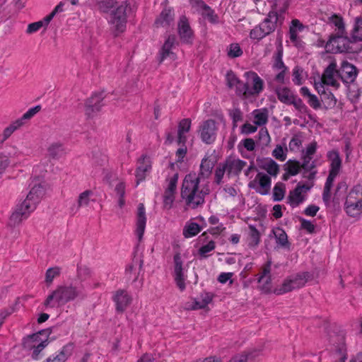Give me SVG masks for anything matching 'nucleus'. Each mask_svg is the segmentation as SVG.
<instances>
[{
    "instance_id": "obj_1",
    "label": "nucleus",
    "mask_w": 362,
    "mask_h": 362,
    "mask_svg": "<svg viewBox=\"0 0 362 362\" xmlns=\"http://www.w3.org/2000/svg\"><path fill=\"white\" fill-rule=\"evenodd\" d=\"M87 297L82 285L69 283L59 285L50 292L43 302L45 309H54L69 302L83 300Z\"/></svg>"
},
{
    "instance_id": "obj_2",
    "label": "nucleus",
    "mask_w": 362,
    "mask_h": 362,
    "mask_svg": "<svg viewBox=\"0 0 362 362\" xmlns=\"http://www.w3.org/2000/svg\"><path fill=\"white\" fill-rule=\"evenodd\" d=\"M200 182L195 173L187 174L184 178L181 197L189 208L194 209L202 206L205 202V196L210 193L207 184L203 185L200 189Z\"/></svg>"
},
{
    "instance_id": "obj_3",
    "label": "nucleus",
    "mask_w": 362,
    "mask_h": 362,
    "mask_svg": "<svg viewBox=\"0 0 362 362\" xmlns=\"http://www.w3.org/2000/svg\"><path fill=\"white\" fill-rule=\"evenodd\" d=\"M329 344L330 351L335 357V362H345L347 358V347L345 340V333L343 331L330 332L329 333Z\"/></svg>"
},
{
    "instance_id": "obj_4",
    "label": "nucleus",
    "mask_w": 362,
    "mask_h": 362,
    "mask_svg": "<svg viewBox=\"0 0 362 362\" xmlns=\"http://www.w3.org/2000/svg\"><path fill=\"white\" fill-rule=\"evenodd\" d=\"M281 20L275 11H269L267 18L259 25L251 30L250 37L252 39L260 40L273 33Z\"/></svg>"
},
{
    "instance_id": "obj_5",
    "label": "nucleus",
    "mask_w": 362,
    "mask_h": 362,
    "mask_svg": "<svg viewBox=\"0 0 362 362\" xmlns=\"http://www.w3.org/2000/svg\"><path fill=\"white\" fill-rule=\"evenodd\" d=\"M353 40L347 37V33L339 34L336 33L332 34L326 44V49L333 52H354L352 48Z\"/></svg>"
},
{
    "instance_id": "obj_6",
    "label": "nucleus",
    "mask_w": 362,
    "mask_h": 362,
    "mask_svg": "<svg viewBox=\"0 0 362 362\" xmlns=\"http://www.w3.org/2000/svg\"><path fill=\"white\" fill-rule=\"evenodd\" d=\"M35 209L36 206L32 202L25 199L15 206L9 218V224L12 226L19 225L23 220L27 219Z\"/></svg>"
},
{
    "instance_id": "obj_7",
    "label": "nucleus",
    "mask_w": 362,
    "mask_h": 362,
    "mask_svg": "<svg viewBox=\"0 0 362 362\" xmlns=\"http://www.w3.org/2000/svg\"><path fill=\"white\" fill-rule=\"evenodd\" d=\"M308 274L306 272L298 274L284 280L279 288L274 289V293L281 295L294 289L303 287L308 281Z\"/></svg>"
},
{
    "instance_id": "obj_8",
    "label": "nucleus",
    "mask_w": 362,
    "mask_h": 362,
    "mask_svg": "<svg viewBox=\"0 0 362 362\" xmlns=\"http://www.w3.org/2000/svg\"><path fill=\"white\" fill-rule=\"evenodd\" d=\"M271 184L272 180L268 175L258 173L255 179L248 183V187L262 195H267L269 193Z\"/></svg>"
},
{
    "instance_id": "obj_9",
    "label": "nucleus",
    "mask_w": 362,
    "mask_h": 362,
    "mask_svg": "<svg viewBox=\"0 0 362 362\" xmlns=\"http://www.w3.org/2000/svg\"><path fill=\"white\" fill-rule=\"evenodd\" d=\"M312 186L299 182L293 190L290 191L287 199L291 206L297 207L303 203L306 199L307 192Z\"/></svg>"
},
{
    "instance_id": "obj_10",
    "label": "nucleus",
    "mask_w": 362,
    "mask_h": 362,
    "mask_svg": "<svg viewBox=\"0 0 362 362\" xmlns=\"http://www.w3.org/2000/svg\"><path fill=\"white\" fill-rule=\"evenodd\" d=\"M217 127L214 119H207L203 122L199 126V135L202 141L211 144L214 142L216 137Z\"/></svg>"
},
{
    "instance_id": "obj_11",
    "label": "nucleus",
    "mask_w": 362,
    "mask_h": 362,
    "mask_svg": "<svg viewBox=\"0 0 362 362\" xmlns=\"http://www.w3.org/2000/svg\"><path fill=\"white\" fill-rule=\"evenodd\" d=\"M356 195V192H350L344 203L346 213L354 218L359 216L362 213V199H357Z\"/></svg>"
},
{
    "instance_id": "obj_12",
    "label": "nucleus",
    "mask_w": 362,
    "mask_h": 362,
    "mask_svg": "<svg viewBox=\"0 0 362 362\" xmlns=\"http://www.w3.org/2000/svg\"><path fill=\"white\" fill-rule=\"evenodd\" d=\"M271 266L272 261L268 260L262 266L257 278V282L259 284V289L264 293H269L272 291Z\"/></svg>"
},
{
    "instance_id": "obj_13",
    "label": "nucleus",
    "mask_w": 362,
    "mask_h": 362,
    "mask_svg": "<svg viewBox=\"0 0 362 362\" xmlns=\"http://www.w3.org/2000/svg\"><path fill=\"white\" fill-rule=\"evenodd\" d=\"M358 75V70L355 66L347 61H344L337 71L339 77L344 83L349 84L355 81Z\"/></svg>"
},
{
    "instance_id": "obj_14",
    "label": "nucleus",
    "mask_w": 362,
    "mask_h": 362,
    "mask_svg": "<svg viewBox=\"0 0 362 362\" xmlns=\"http://www.w3.org/2000/svg\"><path fill=\"white\" fill-rule=\"evenodd\" d=\"M174 262V279L176 283L177 286L179 289L182 291L185 289V276L183 272V262L181 258V255L180 252H177L175 254L173 257Z\"/></svg>"
},
{
    "instance_id": "obj_15",
    "label": "nucleus",
    "mask_w": 362,
    "mask_h": 362,
    "mask_svg": "<svg viewBox=\"0 0 362 362\" xmlns=\"http://www.w3.org/2000/svg\"><path fill=\"white\" fill-rule=\"evenodd\" d=\"M245 75L251 85V87L249 86L247 96L258 95L264 89V81L254 71L246 72Z\"/></svg>"
},
{
    "instance_id": "obj_16",
    "label": "nucleus",
    "mask_w": 362,
    "mask_h": 362,
    "mask_svg": "<svg viewBox=\"0 0 362 362\" xmlns=\"http://www.w3.org/2000/svg\"><path fill=\"white\" fill-rule=\"evenodd\" d=\"M337 63L335 61H332L325 69L322 75V82L323 84L331 86L335 88L339 86V83L335 79V76H337Z\"/></svg>"
},
{
    "instance_id": "obj_17",
    "label": "nucleus",
    "mask_w": 362,
    "mask_h": 362,
    "mask_svg": "<svg viewBox=\"0 0 362 362\" xmlns=\"http://www.w3.org/2000/svg\"><path fill=\"white\" fill-rule=\"evenodd\" d=\"M31 189L25 199L32 202L35 206L40 202L41 198L45 194V189L44 185L39 180H33L31 184Z\"/></svg>"
},
{
    "instance_id": "obj_18",
    "label": "nucleus",
    "mask_w": 362,
    "mask_h": 362,
    "mask_svg": "<svg viewBox=\"0 0 362 362\" xmlns=\"http://www.w3.org/2000/svg\"><path fill=\"white\" fill-rule=\"evenodd\" d=\"M177 27L180 40L185 43H192L193 31L185 16L180 18Z\"/></svg>"
},
{
    "instance_id": "obj_19",
    "label": "nucleus",
    "mask_w": 362,
    "mask_h": 362,
    "mask_svg": "<svg viewBox=\"0 0 362 362\" xmlns=\"http://www.w3.org/2000/svg\"><path fill=\"white\" fill-rule=\"evenodd\" d=\"M228 176L238 175L245 166L246 162L232 157L227 158L223 163Z\"/></svg>"
},
{
    "instance_id": "obj_20",
    "label": "nucleus",
    "mask_w": 362,
    "mask_h": 362,
    "mask_svg": "<svg viewBox=\"0 0 362 362\" xmlns=\"http://www.w3.org/2000/svg\"><path fill=\"white\" fill-rule=\"evenodd\" d=\"M146 223V216L144 204L138 205L136 214V233L139 240L143 238Z\"/></svg>"
},
{
    "instance_id": "obj_21",
    "label": "nucleus",
    "mask_w": 362,
    "mask_h": 362,
    "mask_svg": "<svg viewBox=\"0 0 362 362\" xmlns=\"http://www.w3.org/2000/svg\"><path fill=\"white\" fill-rule=\"evenodd\" d=\"M113 300L116 304L117 311L119 313H122L131 303L132 298L126 291L119 290L114 296Z\"/></svg>"
},
{
    "instance_id": "obj_22",
    "label": "nucleus",
    "mask_w": 362,
    "mask_h": 362,
    "mask_svg": "<svg viewBox=\"0 0 362 362\" xmlns=\"http://www.w3.org/2000/svg\"><path fill=\"white\" fill-rule=\"evenodd\" d=\"M175 41L176 37L175 35H169L168 37L159 53L158 60L160 63H161L168 57H170L171 59L175 58V55L171 51V49L174 47Z\"/></svg>"
},
{
    "instance_id": "obj_23",
    "label": "nucleus",
    "mask_w": 362,
    "mask_h": 362,
    "mask_svg": "<svg viewBox=\"0 0 362 362\" xmlns=\"http://www.w3.org/2000/svg\"><path fill=\"white\" fill-rule=\"evenodd\" d=\"M174 21L173 10L170 8H164L159 16L156 19L155 25L158 27L169 26Z\"/></svg>"
},
{
    "instance_id": "obj_24",
    "label": "nucleus",
    "mask_w": 362,
    "mask_h": 362,
    "mask_svg": "<svg viewBox=\"0 0 362 362\" xmlns=\"http://www.w3.org/2000/svg\"><path fill=\"white\" fill-rule=\"evenodd\" d=\"M327 158L330 162L329 172L339 174L342 161L339 152L336 150L329 151L327 153Z\"/></svg>"
},
{
    "instance_id": "obj_25",
    "label": "nucleus",
    "mask_w": 362,
    "mask_h": 362,
    "mask_svg": "<svg viewBox=\"0 0 362 362\" xmlns=\"http://www.w3.org/2000/svg\"><path fill=\"white\" fill-rule=\"evenodd\" d=\"M92 195L93 192L89 189L79 194L77 199L76 205H74L71 208V211L73 213V214H76L80 208L88 206L90 201V197Z\"/></svg>"
},
{
    "instance_id": "obj_26",
    "label": "nucleus",
    "mask_w": 362,
    "mask_h": 362,
    "mask_svg": "<svg viewBox=\"0 0 362 362\" xmlns=\"http://www.w3.org/2000/svg\"><path fill=\"white\" fill-rule=\"evenodd\" d=\"M259 167L271 176L276 177L279 172V165L272 158H263L259 161Z\"/></svg>"
},
{
    "instance_id": "obj_27",
    "label": "nucleus",
    "mask_w": 362,
    "mask_h": 362,
    "mask_svg": "<svg viewBox=\"0 0 362 362\" xmlns=\"http://www.w3.org/2000/svg\"><path fill=\"white\" fill-rule=\"evenodd\" d=\"M213 168V161L208 158H203L200 165V172L197 178H199L200 182L204 181L211 175Z\"/></svg>"
},
{
    "instance_id": "obj_28",
    "label": "nucleus",
    "mask_w": 362,
    "mask_h": 362,
    "mask_svg": "<svg viewBox=\"0 0 362 362\" xmlns=\"http://www.w3.org/2000/svg\"><path fill=\"white\" fill-rule=\"evenodd\" d=\"M191 127V119H182L178 124V130H177V143L185 144L187 141V137L185 135L187 133Z\"/></svg>"
},
{
    "instance_id": "obj_29",
    "label": "nucleus",
    "mask_w": 362,
    "mask_h": 362,
    "mask_svg": "<svg viewBox=\"0 0 362 362\" xmlns=\"http://www.w3.org/2000/svg\"><path fill=\"white\" fill-rule=\"evenodd\" d=\"M275 93L277 95L278 99L281 103L289 105L296 95L287 87L278 86L275 89Z\"/></svg>"
},
{
    "instance_id": "obj_30",
    "label": "nucleus",
    "mask_w": 362,
    "mask_h": 362,
    "mask_svg": "<svg viewBox=\"0 0 362 362\" xmlns=\"http://www.w3.org/2000/svg\"><path fill=\"white\" fill-rule=\"evenodd\" d=\"M197 4L198 6L202 10V15L203 17L207 18L209 21L211 23H218V17L213 9H211L202 1H198Z\"/></svg>"
},
{
    "instance_id": "obj_31",
    "label": "nucleus",
    "mask_w": 362,
    "mask_h": 362,
    "mask_svg": "<svg viewBox=\"0 0 362 362\" xmlns=\"http://www.w3.org/2000/svg\"><path fill=\"white\" fill-rule=\"evenodd\" d=\"M73 350V345L69 344L64 346L60 353L54 356L53 358L49 357L47 359V362H64L68 357L71 354Z\"/></svg>"
},
{
    "instance_id": "obj_32",
    "label": "nucleus",
    "mask_w": 362,
    "mask_h": 362,
    "mask_svg": "<svg viewBox=\"0 0 362 362\" xmlns=\"http://www.w3.org/2000/svg\"><path fill=\"white\" fill-rule=\"evenodd\" d=\"M259 354L258 351L242 353L234 356L228 362H253Z\"/></svg>"
},
{
    "instance_id": "obj_33",
    "label": "nucleus",
    "mask_w": 362,
    "mask_h": 362,
    "mask_svg": "<svg viewBox=\"0 0 362 362\" xmlns=\"http://www.w3.org/2000/svg\"><path fill=\"white\" fill-rule=\"evenodd\" d=\"M104 97L103 93H95L90 98L86 100V103L91 107L93 110L97 113L100 111L101 107H103V100Z\"/></svg>"
},
{
    "instance_id": "obj_34",
    "label": "nucleus",
    "mask_w": 362,
    "mask_h": 362,
    "mask_svg": "<svg viewBox=\"0 0 362 362\" xmlns=\"http://www.w3.org/2000/svg\"><path fill=\"white\" fill-rule=\"evenodd\" d=\"M277 245L283 247H289L288 236L286 232L281 228H276L272 230Z\"/></svg>"
},
{
    "instance_id": "obj_35",
    "label": "nucleus",
    "mask_w": 362,
    "mask_h": 362,
    "mask_svg": "<svg viewBox=\"0 0 362 362\" xmlns=\"http://www.w3.org/2000/svg\"><path fill=\"white\" fill-rule=\"evenodd\" d=\"M202 230V227L197 223L187 222L183 228L182 234L185 238H189L197 235Z\"/></svg>"
},
{
    "instance_id": "obj_36",
    "label": "nucleus",
    "mask_w": 362,
    "mask_h": 362,
    "mask_svg": "<svg viewBox=\"0 0 362 362\" xmlns=\"http://www.w3.org/2000/svg\"><path fill=\"white\" fill-rule=\"evenodd\" d=\"M283 47L280 42L276 49V53L274 56V64L273 68L276 70H288L287 66L284 64L283 60Z\"/></svg>"
},
{
    "instance_id": "obj_37",
    "label": "nucleus",
    "mask_w": 362,
    "mask_h": 362,
    "mask_svg": "<svg viewBox=\"0 0 362 362\" xmlns=\"http://www.w3.org/2000/svg\"><path fill=\"white\" fill-rule=\"evenodd\" d=\"M248 228V246L255 247L260 242V234L258 230L252 225H250Z\"/></svg>"
},
{
    "instance_id": "obj_38",
    "label": "nucleus",
    "mask_w": 362,
    "mask_h": 362,
    "mask_svg": "<svg viewBox=\"0 0 362 362\" xmlns=\"http://www.w3.org/2000/svg\"><path fill=\"white\" fill-rule=\"evenodd\" d=\"M254 123L262 126L268 122V110L267 109L255 110L253 112Z\"/></svg>"
},
{
    "instance_id": "obj_39",
    "label": "nucleus",
    "mask_w": 362,
    "mask_h": 362,
    "mask_svg": "<svg viewBox=\"0 0 362 362\" xmlns=\"http://www.w3.org/2000/svg\"><path fill=\"white\" fill-rule=\"evenodd\" d=\"M351 37L354 42L362 41V17L356 18Z\"/></svg>"
},
{
    "instance_id": "obj_40",
    "label": "nucleus",
    "mask_w": 362,
    "mask_h": 362,
    "mask_svg": "<svg viewBox=\"0 0 362 362\" xmlns=\"http://www.w3.org/2000/svg\"><path fill=\"white\" fill-rule=\"evenodd\" d=\"M42 332H39L38 333L33 334L32 335L28 336L26 338L23 339V346L24 349L28 350H33L36 344L40 341V335Z\"/></svg>"
},
{
    "instance_id": "obj_41",
    "label": "nucleus",
    "mask_w": 362,
    "mask_h": 362,
    "mask_svg": "<svg viewBox=\"0 0 362 362\" xmlns=\"http://www.w3.org/2000/svg\"><path fill=\"white\" fill-rule=\"evenodd\" d=\"M329 22L332 23L337 28V33H339V34L345 33V25L343 18L341 16L333 14L329 18Z\"/></svg>"
},
{
    "instance_id": "obj_42",
    "label": "nucleus",
    "mask_w": 362,
    "mask_h": 362,
    "mask_svg": "<svg viewBox=\"0 0 362 362\" xmlns=\"http://www.w3.org/2000/svg\"><path fill=\"white\" fill-rule=\"evenodd\" d=\"M47 152L52 158H58L64 153V148L62 144L54 143L49 146Z\"/></svg>"
},
{
    "instance_id": "obj_43",
    "label": "nucleus",
    "mask_w": 362,
    "mask_h": 362,
    "mask_svg": "<svg viewBox=\"0 0 362 362\" xmlns=\"http://www.w3.org/2000/svg\"><path fill=\"white\" fill-rule=\"evenodd\" d=\"M125 184L123 182H118L115 187V192L119 197L118 204L120 208H122L125 204L124 194H125Z\"/></svg>"
},
{
    "instance_id": "obj_44",
    "label": "nucleus",
    "mask_w": 362,
    "mask_h": 362,
    "mask_svg": "<svg viewBox=\"0 0 362 362\" xmlns=\"http://www.w3.org/2000/svg\"><path fill=\"white\" fill-rule=\"evenodd\" d=\"M23 126L21 120H16L4 129L2 141L6 140L18 129Z\"/></svg>"
},
{
    "instance_id": "obj_45",
    "label": "nucleus",
    "mask_w": 362,
    "mask_h": 362,
    "mask_svg": "<svg viewBox=\"0 0 362 362\" xmlns=\"http://www.w3.org/2000/svg\"><path fill=\"white\" fill-rule=\"evenodd\" d=\"M285 194V186L281 182H277L273 189V199L275 202L281 201Z\"/></svg>"
},
{
    "instance_id": "obj_46",
    "label": "nucleus",
    "mask_w": 362,
    "mask_h": 362,
    "mask_svg": "<svg viewBox=\"0 0 362 362\" xmlns=\"http://www.w3.org/2000/svg\"><path fill=\"white\" fill-rule=\"evenodd\" d=\"M321 100L327 107H334L337 104V99L331 91L323 90L321 93Z\"/></svg>"
},
{
    "instance_id": "obj_47",
    "label": "nucleus",
    "mask_w": 362,
    "mask_h": 362,
    "mask_svg": "<svg viewBox=\"0 0 362 362\" xmlns=\"http://www.w3.org/2000/svg\"><path fill=\"white\" fill-rule=\"evenodd\" d=\"M301 168L300 163L295 160H289L286 163V170L290 175H296L299 173Z\"/></svg>"
},
{
    "instance_id": "obj_48",
    "label": "nucleus",
    "mask_w": 362,
    "mask_h": 362,
    "mask_svg": "<svg viewBox=\"0 0 362 362\" xmlns=\"http://www.w3.org/2000/svg\"><path fill=\"white\" fill-rule=\"evenodd\" d=\"M234 88H235V92L238 96H243L245 98H249V96H247V91H249V81L243 83L240 80L239 83Z\"/></svg>"
},
{
    "instance_id": "obj_49",
    "label": "nucleus",
    "mask_w": 362,
    "mask_h": 362,
    "mask_svg": "<svg viewBox=\"0 0 362 362\" xmlns=\"http://www.w3.org/2000/svg\"><path fill=\"white\" fill-rule=\"evenodd\" d=\"M115 0H100L97 3V6L100 11L107 13L115 6Z\"/></svg>"
},
{
    "instance_id": "obj_50",
    "label": "nucleus",
    "mask_w": 362,
    "mask_h": 362,
    "mask_svg": "<svg viewBox=\"0 0 362 362\" xmlns=\"http://www.w3.org/2000/svg\"><path fill=\"white\" fill-rule=\"evenodd\" d=\"M289 105H293L296 110H297L300 113H307L308 111V107L297 95H295L294 99L291 100Z\"/></svg>"
},
{
    "instance_id": "obj_51",
    "label": "nucleus",
    "mask_w": 362,
    "mask_h": 362,
    "mask_svg": "<svg viewBox=\"0 0 362 362\" xmlns=\"http://www.w3.org/2000/svg\"><path fill=\"white\" fill-rule=\"evenodd\" d=\"M60 274V269L59 267H52L47 270L45 274V281L48 284H51L54 278Z\"/></svg>"
},
{
    "instance_id": "obj_52",
    "label": "nucleus",
    "mask_w": 362,
    "mask_h": 362,
    "mask_svg": "<svg viewBox=\"0 0 362 362\" xmlns=\"http://www.w3.org/2000/svg\"><path fill=\"white\" fill-rule=\"evenodd\" d=\"M288 5L286 2L283 3V5L281 7H279V4L276 3L274 6H273L271 11H275L276 13V16L281 18V20H278V23L281 25L283 23V21L284 19V14L287 10Z\"/></svg>"
},
{
    "instance_id": "obj_53",
    "label": "nucleus",
    "mask_w": 362,
    "mask_h": 362,
    "mask_svg": "<svg viewBox=\"0 0 362 362\" xmlns=\"http://www.w3.org/2000/svg\"><path fill=\"white\" fill-rule=\"evenodd\" d=\"M175 192L165 191L163 194V207L167 209L172 208L175 201Z\"/></svg>"
},
{
    "instance_id": "obj_54",
    "label": "nucleus",
    "mask_w": 362,
    "mask_h": 362,
    "mask_svg": "<svg viewBox=\"0 0 362 362\" xmlns=\"http://www.w3.org/2000/svg\"><path fill=\"white\" fill-rule=\"evenodd\" d=\"M136 168H141L144 172H149L151 169L150 158L146 155L141 156L138 160V166Z\"/></svg>"
},
{
    "instance_id": "obj_55",
    "label": "nucleus",
    "mask_w": 362,
    "mask_h": 362,
    "mask_svg": "<svg viewBox=\"0 0 362 362\" xmlns=\"http://www.w3.org/2000/svg\"><path fill=\"white\" fill-rule=\"evenodd\" d=\"M48 341L47 339L39 341L37 344L33 349L32 358L33 359H37L40 352L47 346Z\"/></svg>"
},
{
    "instance_id": "obj_56",
    "label": "nucleus",
    "mask_w": 362,
    "mask_h": 362,
    "mask_svg": "<svg viewBox=\"0 0 362 362\" xmlns=\"http://www.w3.org/2000/svg\"><path fill=\"white\" fill-rule=\"evenodd\" d=\"M41 110L40 105H37L34 107L29 109L23 115V116L18 119L17 120H21L23 125L24 124V121L31 119L35 115H36Z\"/></svg>"
},
{
    "instance_id": "obj_57",
    "label": "nucleus",
    "mask_w": 362,
    "mask_h": 362,
    "mask_svg": "<svg viewBox=\"0 0 362 362\" xmlns=\"http://www.w3.org/2000/svg\"><path fill=\"white\" fill-rule=\"evenodd\" d=\"M303 158V161L301 165V168L304 170L310 171L315 168V162L311 161L313 156L304 155Z\"/></svg>"
},
{
    "instance_id": "obj_58",
    "label": "nucleus",
    "mask_w": 362,
    "mask_h": 362,
    "mask_svg": "<svg viewBox=\"0 0 362 362\" xmlns=\"http://www.w3.org/2000/svg\"><path fill=\"white\" fill-rule=\"evenodd\" d=\"M240 79L232 71H229L226 74V83L229 88H233L237 84L239 83Z\"/></svg>"
},
{
    "instance_id": "obj_59",
    "label": "nucleus",
    "mask_w": 362,
    "mask_h": 362,
    "mask_svg": "<svg viewBox=\"0 0 362 362\" xmlns=\"http://www.w3.org/2000/svg\"><path fill=\"white\" fill-rule=\"evenodd\" d=\"M215 242L213 240L209 241L206 245L202 246L199 250V254L202 257H206L207 253L215 249Z\"/></svg>"
},
{
    "instance_id": "obj_60",
    "label": "nucleus",
    "mask_w": 362,
    "mask_h": 362,
    "mask_svg": "<svg viewBox=\"0 0 362 362\" xmlns=\"http://www.w3.org/2000/svg\"><path fill=\"white\" fill-rule=\"evenodd\" d=\"M272 156L280 161H284L286 159V153L280 145H277L273 150Z\"/></svg>"
},
{
    "instance_id": "obj_61",
    "label": "nucleus",
    "mask_w": 362,
    "mask_h": 362,
    "mask_svg": "<svg viewBox=\"0 0 362 362\" xmlns=\"http://www.w3.org/2000/svg\"><path fill=\"white\" fill-rule=\"evenodd\" d=\"M243 51L238 44H231L228 50V55L231 58H235L242 55Z\"/></svg>"
},
{
    "instance_id": "obj_62",
    "label": "nucleus",
    "mask_w": 362,
    "mask_h": 362,
    "mask_svg": "<svg viewBox=\"0 0 362 362\" xmlns=\"http://www.w3.org/2000/svg\"><path fill=\"white\" fill-rule=\"evenodd\" d=\"M168 184L165 191L172 192L176 193L177 183L178 180V175L174 174L168 180Z\"/></svg>"
},
{
    "instance_id": "obj_63",
    "label": "nucleus",
    "mask_w": 362,
    "mask_h": 362,
    "mask_svg": "<svg viewBox=\"0 0 362 362\" xmlns=\"http://www.w3.org/2000/svg\"><path fill=\"white\" fill-rule=\"evenodd\" d=\"M226 172V169L223 163H220L216 168L215 171V182L219 185L222 180L224 173Z\"/></svg>"
},
{
    "instance_id": "obj_64",
    "label": "nucleus",
    "mask_w": 362,
    "mask_h": 362,
    "mask_svg": "<svg viewBox=\"0 0 362 362\" xmlns=\"http://www.w3.org/2000/svg\"><path fill=\"white\" fill-rule=\"evenodd\" d=\"M303 69L299 66H296L293 70V81L296 85L302 84Z\"/></svg>"
}]
</instances>
